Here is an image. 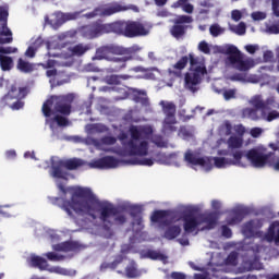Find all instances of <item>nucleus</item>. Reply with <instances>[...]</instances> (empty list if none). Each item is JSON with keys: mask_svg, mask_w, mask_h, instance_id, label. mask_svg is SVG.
I'll return each instance as SVG.
<instances>
[{"mask_svg": "<svg viewBox=\"0 0 279 279\" xmlns=\"http://www.w3.org/2000/svg\"><path fill=\"white\" fill-rule=\"evenodd\" d=\"M60 208L73 217V211L76 215H87L92 219H97V213H99V220L102 223L104 230L110 232V229L114 223L117 226H124L128 223V216L112 205V203L100 201L97 195L93 193L92 189L88 187H76L74 189L70 201L63 199ZM113 219L114 222H112Z\"/></svg>", "mask_w": 279, "mask_h": 279, "instance_id": "1", "label": "nucleus"}, {"mask_svg": "<svg viewBox=\"0 0 279 279\" xmlns=\"http://www.w3.org/2000/svg\"><path fill=\"white\" fill-rule=\"evenodd\" d=\"M131 141L126 143L130 156H147L149 154V141L154 134L150 125H134L129 128Z\"/></svg>", "mask_w": 279, "mask_h": 279, "instance_id": "2", "label": "nucleus"}, {"mask_svg": "<svg viewBox=\"0 0 279 279\" xmlns=\"http://www.w3.org/2000/svg\"><path fill=\"white\" fill-rule=\"evenodd\" d=\"M208 73L206 65L199 62L193 53H190V72L185 73L184 86L191 93H197V86L202 84V77Z\"/></svg>", "mask_w": 279, "mask_h": 279, "instance_id": "3", "label": "nucleus"}, {"mask_svg": "<svg viewBox=\"0 0 279 279\" xmlns=\"http://www.w3.org/2000/svg\"><path fill=\"white\" fill-rule=\"evenodd\" d=\"M220 53H223L227 57V62L236 69V71H250L254 66V60L243 59V53L234 45H227L221 50Z\"/></svg>", "mask_w": 279, "mask_h": 279, "instance_id": "4", "label": "nucleus"}, {"mask_svg": "<svg viewBox=\"0 0 279 279\" xmlns=\"http://www.w3.org/2000/svg\"><path fill=\"white\" fill-rule=\"evenodd\" d=\"M250 105L253 108L260 110V117L265 121L271 122L279 119V112L277 110H271L272 108H276V98L274 96H270L265 100L263 99V95H255L251 98Z\"/></svg>", "mask_w": 279, "mask_h": 279, "instance_id": "5", "label": "nucleus"}, {"mask_svg": "<svg viewBox=\"0 0 279 279\" xmlns=\"http://www.w3.org/2000/svg\"><path fill=\"white\" fill-rule=\"evenodd\" d=\"M114 34L125 36L126 38H136L137 36H147L149 31L145 25L136 21H116Z\"/></svg>", "mask_w": 279, "mask_h": 279, "instance_id": "6", "label": "nucleus"}, {"mask_svg": "<svg viewBox=\"0 0 279 279\" xmlns=\"http://www.w3.org/2000/svg\"><path fill=\"white\" fill-rule=\"evenodd\" d=\"M78 34L87 40H93L104 36V34H114V22L105 24L101 20L95 21L89 25L78 28Z\"/></svg>", "mask_w": 279, "mask_h": 279, "instance_id": "7", "label": "nucleus"}, {"mask_svg": "<svg viewBox=\"0 0 279 279\" xmlns=\"http://www.w3.org/2000/svg\"><path fill=\"white\" fill-rule=\"evenodd\" d=\"M271 156H274V153H267V148L262 146L252 148L245 154L247 161L257 169H263V167H267V163L271 160Z\"/></svg>", "mask_w": 279, "mask_h": 279, "instance_id": "8", "label": "nucleus"}, {"mask_svg": "<svg viewBox=\"0 0 279 279\" xmlns=\"http://www.w3.org/2000/svg\"><path fill=\"white\" fill-rule=\"evenodd\" d=\"M124 49H131V52L113 54L111 57V60L109 61L111 62V71H113V73H119V71H123V69H126L128 62H130V60H134V56H136V53L141 51V47H138V45H134Z\"/></svg>", "mask_w": 279, "mask_h": 279, "instance_id": "9", "label": "nucleus"}, {"mask_svg": "<svg viewBox=\"0 0 279 279\" xmlns=\"http://www.w3.org/2000/svg\"><path fill=\"white\" fill-rule=\"evenodd\" d=\"M122 53H132V49H125L114 45L100 46L96 49L95 56L92 60H106L107 62H110L114 54Z\"/></svg>", "mask_w": 279, "mask_h": 279, "instance_id": "10", "label": "nucleus"}, {"mask_svg": "<svg viewBox=\"0 0 279 279\" xmlns=\"http://www.w3.org/2000/svg\"><path fill=\"white\" fill-rule=\"evenodd\" d=\"M193 23V16L190 15H179L174 20V24L170 28V34L173 38L177 40H180V38H184L186 36V32L189 29V25Z\"/></svg>", "mask_w": 279, "mask_h": 279, "instance_id": "11", "label": "nucleus"}, {"mask_svg": "<svg viewBox=\"0 0 279 279\" xmlns=\"http://www.w3.org/2000/svg\"><path fill=\"white\" fill-rule=\"evenodd\" d=\"M52 97L54 101L53 112L63 117H70L71 112H73V97L69 95Z\"/></svg>", "mask_w": 279, "mask_h": 279, "instance_id": "12", "label": "nucleus"}, {"mask_svg": "<svg viewBox=\"0 0 279 279\" xmlns=\"http://www.w3.org/2000/svg\"><path fill=\"white\" fill-rule=\"evenodd\" d=\"M181 221H183V230L185 234H192L202 225V220L195 215L193 210H186L181 216Z\"/></svg>", "mask_w": 279, "mask_h": 279, "instance_id": "13", "label": "nucleus"}, {"mask_svg": "<svg viewBox=\"0 0 279 279\" xmlns=\"http://www.w3.org/2000/svg\"><path fill=\"white\" fill-rule=\"evenodd\" d=\"M100 16H112L113 14H119V12H128V10H133L134 12H138V7L130 5L125 7L119 2H111L106 4L105 7H99Z\"/></svg>", "mask_w": 279, "mask_h": 279, "instance_id": "14", "label": "nucleus"}, {"mask_svg": "<svg viewBox=\"0 0 279 279\" xmlns=\"http://www.w3.org/2000/svg\"><path fill=\"white\" fill-rule=\"evenodd\" d=\"M184 160L187 162V165H192L193 167H203V169H207V171L213 169L211 157H199L191 151H187L184 155Z\"/></svg>", "mask_w": 279, "mask_h": 279, "instance_id": "15", "label": "nucleus"}, {"mask_svg": "<svg viewBox=\"0 0 279 279\" xmlns=\"http://www.w3.org/2000/svg\"><path fill=\"white\" fill-rule=\"evenodd\" d=\"M120 162L121 161L113 156H105L95 160L90 165L94 169H117Z\"/></svg>", "mask_w": 279, "mask_h": 279, "instance_id": "16", "label": "nucleus"}, {"mask_svg": "<svg viewBox=\"0 0 279 279\" xmlns=\"http://www.w3.org/2000/svg\"><path fill=\"white\" fill-rule=\"evenodd\" d=\"M52 250H54V252H80V250H82V245L77 242L65 241L54 244Z\"/></svg>", "mask_w": 279, "mask_h": 279, "instance_id": "17", "label": "nucleus"}, {"mask_svg": "<svg viewBox=\"0 0 279 279\" xmlns=\"http://www.w3.org/2000/svg\"><path fill=\"white\" fill-rule=\"evenodd\" d=\"M247 217V209L245 208H236L231 210V216L227 219L228 226H236L241 223L243 219Z\"/></svg>", "mask_w": 279, "mask_h": 279, "instance_id": "18", "label": "nucleus"}, {"mask_svg": "<svg viewBox=\"0 0 279 279\" xmlns=\"http://www.w3.org/2000/svg\"><path fill=\"white\" fill-rule=\"evenodd\" d=\"M80 19V12L74 13H57L56 20L52 23L54 27H61V25H64V23H68V21H77Z\"/></svg>", "mask_w": 279, "mask_h": 279, "instance_id": "19", "label": "nucleus"}, {"mask_svg": "<svg viewBox=\"0 0 279 279\" xmlns=\"http://www.w3.org/2000/svg\"><path fill=\"white\" fill-rule=\"evenodd\" d=\"M189 61L191 62V53L189 56L181 57V59L172 65L174 70H169V74L175 75L177 77H181L182 71L186 69V64H189Z\"/></svg>", "mask_w": 279, "mask_h": 279, "instance_id": "20", "label": "nucleus"}, {"mask_svg": "<svg viewBox=\"0 0 279 279\" xmlns=\"http://www.w3.org/2000/svg\"><path fill=\"white\" fill-rule=\"evenodd\" d=\"M265 239L268 243H276V245H279V221H274L269 226Z\"/></svg>", "mask_w": 279, "mask_h": 279, "instance_id": "21", "label": "nucleus"}, {"mask_svg": "<svg viewBox=\"0 0 279 279\" xmlns=\"http://www.w3.org/2000/svg\"><path fill=\"white\" fill-rule=\"evenodd\" d=\"M217 221H219V214L217 211L201 216V223H206L209 230H213L217 226Z\"/></svg>", "mask_w": 279, "mask_h": 279, "instance_id": "22", "label": "nucleus"}, {"mask_svg": "<svg viewBox=\"0 0 279 279\" xmlns=\"http://www.w3.org/2000/svg\"><path fill=\"white\" fill-rule=\"evenodd\" d=\"M178 119L177 118H165L162 121V132L163 134H173L178 132Z\"/></svg>", "mask_w": 279, "mask_h": 279, "instance_id": "23", "label": "nucleus"}, {"mask_svg": "<svg viewBox=\"0 0 279 279\" xmlns=\"http://www.w3.org/2000/svg\"><path fill=\"white\" fill-rule=\"evenodd\" d=\"M43 45H45V40L43 39V37H38L37 39H35L34 43H32V45L28 46V48L24 52V56L26 58H36V52L38 51V49H40V47H43Z\"/></svg>", "mask_w": 279, "mask_h": 279, "instance_id": "24", "label": "nucleus"}, {"mask_svg": "<svg viewBox=\"0 0 279 279\" xmlns=\"http://www.w3.org/2000/svg\"><path fill=\"white\" fill-rule=\"evenodd\" d=\"M8 95L13 99H25V97H27V87H16V85H12Z\"/></svg>", "mask_w": 279, "mask_h": 279, "instance_id": "25", "label": "nucleus"}, {"mask_svg": "<svg viewBox=\"0 0 279 279\" xmlns=\"http://www.w3.org/2000/svg\"><path fill=\"white\" fill-rule=\"evenodd\" d=\"M16 69L17 71H21V73H34V71H36V64L20 58L17 60Z\"/></svg>", "mask_w": 279, "mask_h": 279, "instance_id": "26", "label": "nucleus"}, {"mask_svg": "<svg viewBox=\"0 0 279 279\" xmlns=\"http://www.w3.org/2000/svg\"><path fill=\"white\" fill-rule=\"evenodd\" d=\"M87 51H90V45L88 44H77L70 48V52L77 58H82Z\"/></svg>", "mask_w": 279, "mask_h": 279, "instance_id": "27", "label": "nucleus"}, {"mask_svg": "<svg viewBox=\"0 0 279 279\" xmlns=\"http://www.w3.org/2000/svg\"><path fill=\"white\" fill-rule=\"evenodd\" d=\"M86 162L80 158L68 159L63 162V167L69 171H75V169H80V167H84Z\"/></svg>", "mask_w": 279, "mask_h": 279, "instance_id": "28", "label": "nucleus"}, {"mask_svg": "<svg viewBox=\"0 0 279 279\" xmlns=\"http://www.w3.org/2000/svg\"><path fill=\"white\" fill-rule=\"evenodd\" d=\"M130 215L137 226H143V208L141 206H132L130 209Z\"/></svg>", "mask_w": 279, "mask_h": 279, "instance_id": "29", "label": "nucleus"}, {"mask_svg": "<svg viewBox=\"0 0 279 279\" xmlns=\"http://www.w3.org/2000/svg\"><path fill=\"white\" fill-rule=\"evenodd\" d=\"M182 232V228L180 226H170L165 231V239H168V241H173V239H178Z\"/></svg>", "mask_w": 279, "mask_h": 279, "instance_id": "30", "label": "nucleus"}, {"mask_svg": "<svg viewBox=\"0 0 279 279\" xmlns=\"http://www.w3.org/2000/svg\"><path fill=\"white\" fill-rule=\"evenodd\" d=\"M162 105V112L165 114V119H175V112H177V108H175V104L173 102H167Z\"/></svg>", "mask_w": 279, "mask_h": 279, "instance_id": "31", "label": "nucleus"}, {"mask_svg": "<svg viewBox=\"0 0 279 279\" xmlns=\"http://www.w3.org/2000/svg\"><path fill=\"white\" fill-rule=\"evenodd\" d=\"M12 40V31L4 24L2 31H0V45H10Z\"/></svg>", "mask_w": 279, "mask_h": 279, "instance_id": "32", "label": "nucleus"}, {"mask_svg": "<svg viewBox=\"0 0 279 279\" xmlns=\"http://www.w3.org/2000/svg\"><path fill=\"white\" fill-rule=\"evenodd\" d=\"M229 149L234 151V149H241L243 147V137H239L236 135H232L227 141Z\"/></svg>", "mask_w": 279, "mask_h": 279, "instance_id": "33", "label": "nucleus"}, {"mask_svg": "<svg viewBox=\"0 0 279 279\" xmlns=\"http://www.w3.org/2000/svg\"><path fill=\"white\" fill-rule=\"evenodd\" d=\"M0 69L1 71H12L14 69V59L8 56H0Z\"/></svg>", "mask_w": 279, "mask_h": 279, "instance_id": "34", "label": "nucleus"}, {"mask_svg": "<svg viewBox=\"0 0 279 279\" xmlns=\"http://www.w3.org/2000/svg\"><path fill=\"white\" fill-rule=\"evenodd\" d=\"M169 215H170L169 210H163V209L155 210L150 216V221L153 223H160V221H162V219H167Z\"/></svg>", "mask_w": 279, "mask_h": 279, "instance_id": "35", "label": "nucleus"}, {"mask_svg": "<svg viewBox=\"0 0 279 279\" xmlns=\"http://www.w3.org/2000/svg\"><path fill=\"white\" fill-rule=\"evenodd\" d=\"M31 263H32L33 267H37L41 271H45V269H47V267H49V264H47V259H45L44 257H40V256H33L31 258Z\"/></svg>", "mask_w": 279, "mask_h": 279, "instance_id": "36", "label": "nucleus"}, {"mask_svg": "<svg viewBox=\"0 0 279 279\" xmlns=\"http://www.w3.org/2000/svg\"><path fill=\"white\" fill-rule=\"evenodd\" d=\"M54 106V100H53V96L50 99H47L43 107H41V112L44 114V117H51V114H53V110H51V108H53Z\"/></svg>", "mask_w": 279, "mask_h": 279, "instance_id": "37", "label": "nucleus"}, {"mask_svg": "<svg viewBox=\"0 0 279 279\" xmlns=\"http://www.w3.org/2000/svg\"><path fill=\"white\" fill-rule=\"evenodd\" d=\"M213 160L217 169H223V167H226L227 165H231L228 158H225V157H214L211 158V161ZM211 169H213V162H211Z\"/></svg>", "mask_w": 279, "mask_h": 279, "instance_id": "38", "label": "nucleus"}, {"mask_svg": "<svg viewBox=\"0 0 279 279\" xmlns=\"http://www.w3.org/2000/svg\"><path fill=\"white\" fill-rule=\"evenodd\" d=\"M245 156V151L243 150H232L233 160H229L230 165H241V160Z\"/></svg>", "mask_w": 279, "mask_h": 279, "instance_id": "39", "label": "nucleus"}, {"mask_svg": "<svg viewBox=\"0 0 279 279\" xmlns=\"http://www.w3.org/2000/svg\"><path fill=\"white\" fill-rule=\"evenodd\" d=\"M62 167H64V163H62V161H60L57 166H52L53 178H59L60 180L64 178V173L62 172Z\"/></svg>", "mask_w": 279, "mask_h": 279, "instance_id": "40", "label": "nucleus"}, {"mask_svg": "<svg viewBox=\"0 0 279 279\" xmlns=\"http://www.w3.org/2000/svg\"><path fill=\"white\" fill-rule=\"evenodd\" d=\"M14 99L11 98L10 94L4 95L1 99H0V108H12V104Z\"/></svg>", "mask_w": 279, "mask_h": 279, "instance_id": "41", "label": "nucleus"}, {"mask_svg": "<svg viewBox=\"0 0 279 279\" xmlns=\"http://www.w3.org/2000/svg\"><path fill=\"white\" fill-rule=\"evenodd\" d=\"M247 117L250 119H252L253 121H258L259 117H258V112H260V109L253 107V108H247L245 110Z\"/></svg>", "mask_w": 279, "mask_h": 279, "instance_id": "42", "label": "nucleus"}, {"mask_svg": "<svg viewBox=\"0 0 279 279\" xmlns=\"http://www.w3.org/2000/svg\"><path fill=\"white\" fill-rule=\"evenodd\" d=\"M53 121H56L59 128H66V125H69V120L66 119V116L57 114L54 116Z\"/></svg>", "mask_w": 279, "mask_h": 279, "instance_id": "43", "label": "nucleus"}, {"mask_svg": "<svg viewBox=\"0 0 279 279\" xmlns=\"http://www.w3.org/2000/svg\"><path fill=\"white\" fill-rule=\"evenodd\" d=\"M126 278H138L141 274L138 272V269H136L134 266H128L125 268Z\"/></svg>", "mask_w": 279, "mask_h": 279, "instance_id": "44", "label": "nucleus"}, {"mask_svg": "<svg viewBox=\"0 0 279 279\" xmlns=\"http://www.w3.org/2000/svg\"><path fill=\"white\" fill-rule=\"evenodd\" d=\"M209 34H211L214 38H217V36H221V34H223V28L218 24H214L209 27Z\"/></svg>", "mask_w": 279, "mask_h": 279, "instance_id": "45", "label": "nucleus"}, {"mask_svg": "<svg viewBox=\"0 0 279 279\" xmlns=\"http://www.w3.org/2000/svg\"><path fill=\"white\" fill-rule=\"evenodd\" d=\"M46 257L48 258V260H51L53 263H58L60 260H64V255H58L53 252H48L46 254Z\"/></svg>", "mask_w": 279, "mask_h": 279, "instance_id": "46", "label": "nucleus"}, {"mask_svg": "<svg viewBox=\"0 0 279 279\" xmlns=\"http://www.w3.org/2000/svg\"><path fill=\"white\" fill-rule=\"evenodd\" d=\"M251 19H253V21H265V19H267V13L263 11H256L251 14Z\"/></svg>", "mask_w": 279, "mask_h": 279, "instance_id": "47", "label": "nucleus"}, {"mask_svg": "<svg viewBox=\"0 0 279 279\" xmlns=\"http://www.w3.org/2000/svg\"><path fill=\"white\" fill-rule=\"evenodd\" d=\"M244 234H254V220L246 222L243 227Z\"/></svg>", "mask_w": 279, "mask_h": 279, "instance_id": "48", "label": "nucleus"}, {"mask_svg": "<svg viewBox=\"0 0 279 279\" xmlns=\"http://www.w3.org/2000/svg\"><path fill=\"white\" fill-rule=\"evenodd\" d=\"M222 95L226 101H230L236 97V89H226Z\"/></svg>", "mask_w": 279, "mask_h": 279, "instance_id": "49", "label": "nucleus"}, {"mask_svg": "<svg viewBox=\"0 0 279 279\" xmlns=\"http://www.w3.org/2000/svg\"><path fill=\"white\" fill-rule=\"evenodd\" d=\"M268 167H272L275 171H279V157L270 156V161L267 163Z\"/></svg>", "mask_w": 279, "mask_h": 279, "instance_id": "50", "label": "nucleus"}, {"mask_svg": "<svg viewBox=\"0 0 279 279\" xmlns=\"http://www.w3.org/2000/svg\"><path fill=\"white\" fill-rule=\"evenodd\" d=\"M8 16L10 13L5 7H0V23H8Z\"/></svg>", "mask_w": 279, "mask_h": 279, "instance_id": "51", "label": "nucleus"}, {"mask_svg": "<svg viewBox=\"0 0 279 279\" xmlns=\"http://www.w3.org/2000/svg\"><path fill=\"white\" fill-rule=\"evenodd\" d=\"M233 130H234L235 134H238V137L243 138V136H245L246 130L243 124H235L233 126Z\"/></svg>", "mask_w": 279, "mask_h": 279, "instance_id": "52", "label": "nucleus"}, {"mask_svg": "<svg viewBox=\"0 0 279 279\" xmlns=\"http://www.w3.org/2000/svg\"><path fill=\"white\" fill-rule=\"evenodd\" d=\"M16 51H19V48L0 47V56H8L10 53H16Z\"/></svg>", "mask_w": 279, "mask_h": 279, "instance_id": "53", "label": "nucleus"}, {"mask_svg": "<svg viewBox=\"0 0 279 279\" xmlns=\"http://www.w3.org/2000/svg\"><path fill=\"white\" fill-rule=\"evenodd\" d=\"M25 102L22 99H15V101L12 102L11 105V110H21L24 108Z\"/></svg>", "mask_w": 279, "mask_h": 279, "instance_id": "54", "label": "nucleus"}, {"mask_svg": "<svg viewBox=\"0 0 279 279\" xmlns=\"http://www.w3.org/2000/svg\"><path fill=\"white\" fill-rule=\"evenodd\" d=\"M135 163L136 165H142L144 167H151V166H154V159H151V158H143L141 160H137Z\"/></svg>", "mask_w": 279, "mask_h": 279, "instance_id": "55", "label": "nucleus"}, {"mask_svg": "<svg viewBox=\"0 0 279 279\" xmlns=\"http://www.w3.org/2000/svg\"><path fill=\"white\" fill-rule=\"evenodd\" d=\"M198 49L202 51V53H210V46H208V43L206 41H201L198 45Z\"/></svg>", "mask_w": 279, "mask_h": 279, "instance_id": "56", "label": "nucleus"}, {"mask_svg": "<svg viewBox=\"0 0 279 279\" xmlns=\"http://www.w3.org/2000/svg\"><path fill=\"white\" fill-rule=\"evenodd\" d=\"M222 230V236H225V239H232V229H230V227L223 225L221 227Z\"/></svg>", "mask_w": 279, "mask_h": 279, "instance_id": "57", "label": "nucleus"}, {"mask_svg": "<svg viewBox=\"0 0 279 279\" xmlns=\"http://www.w3.org/2000/svg\"><path fill=\"white\" fill-rule=\"evenodd\" d=\"M266 32L268 34H279V24L277 23L266 26Z\"/></svg>", "mask_w": 279, "mask_h": 279, "instance_id": "58", "label": "nucleus"}, {"mask_svg": "<svg viewBox=\"0 0 279 279\" xmlns=\"http://www.w3.org/2000/svg\"><path fill=\"white\" fill-rule=\"evenodd\" d=\"M101 143L104 145H114L117 143V137L105 136L102 137Z\"/></svg>", "mask_w": 279, "mask_h": 279, "instance_id": "59", "label": "nucleus"}, {"mask_svg": "<svg viewBox=\"0 0 279 279\" xmlns=\"http://www.w3.org/2000/svg\"><path fill=\"white\" fill-rule=\"evenodd\" d=\"M238 258H239V256L236 255V253H230L227 257V264L228 265H236Z\"/></svg>", "mask_w": 279, "mask_h": 279, "instance_id": "60", "label": "nucleus"}, {"mask_svg": "<svg viewBox=\"0 0 279 279\" xmlns=\"http://www.w3.org/2000/svg\"><path fill=\"white\" fill-rule=\"evenodd\" d=\"M245 29H246L245 22H240L234 32L235 34H238V36H243V34H245Z\"/></svg>", "mask_w": 279, "mask_h": 279, "instance_id": "61", "label": "nucleus"}, {"mask_svg": "<svg viewBox=\"0 0 279 279\" xmlns=\"http://www.w3.org/2000/svg\"><path fill=\"white\" fill-rule=\"evenodd\" d=\"M231 17H232V21H235V23H239V21L243 19V13H241V11L239 10H233L231 12Z\"/></svg>", "mask_w": 279, "mask_h": 279, "instance_id": "62", "label": "nucleus"}, {"mask_svg": "<svg viewBox=\"0 0 279 279\" xmlns=\"http://www.w3.org/2000/svg\"><path fill=\"white\" fill-rule=\"evenodd\" d=\"M86 19H95V16H101V11L98 8L94 9V11L85 14Z\"/></svg>", "mask_w": 279, "mask_h": 279, "instance_id": "63", "label": "nucleus"}, {"mask_svg": "<svg viewBox=\"0 0 279 279\" xmlns=\"http://www.w3.org/2000/svg\"><path fill=\"white\" fill-rule=\"evenodd\" d=\"M271 8L275 16L279 17V0H271Z\"/></svg>", "mask_w": 279, "mask_h": 279, "instance_id": "64", "label": "nucleus"}]
</instances>
